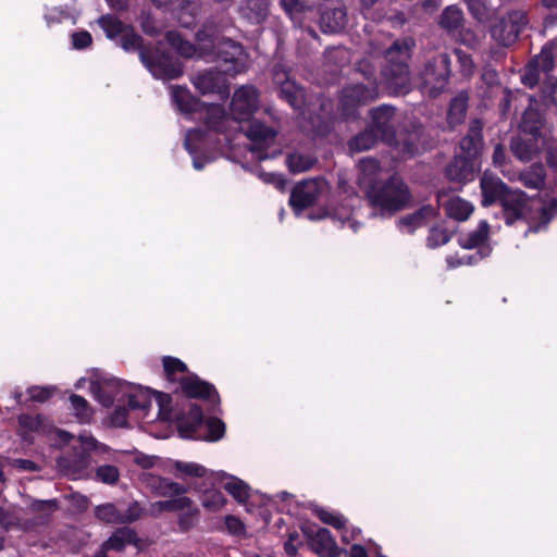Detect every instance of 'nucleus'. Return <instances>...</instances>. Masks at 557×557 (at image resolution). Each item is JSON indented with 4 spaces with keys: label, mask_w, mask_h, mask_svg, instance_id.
Segmentation results:
<instances>
[{
    "label": "nucleus",
    "mask_w": 557,
    "mask_h": 557,
    "mask_svg": "<svg viewBox=\"0 0 557 557\" xmlns=\"http://www.w3.org/2000/svg\"><path fill=\"white\" fill-rule=\"evenodd\" d=\"M414 47V39L405 37L396 39L385 50L381 78L388 95L405 96L411 91L409 61Z\"/></svg>",
    "instance_id": "1"
},
{
    "label": "nucleus",
    "mask_w": 557,
    "mask_h": 557,
    "mask_svg": "<svg viewBox=\"0 0 557 557\" xmlns=\"http://www.w3.org/2000/svg\"><path fill=\"white\" fill-rule=\"evenodd\" d=\"M483 206L487 207L496 200L502 202L505 221L508 225L525 216L528 199L522 190H510L506 184L492 173L485 172L481 178Z\"/></svg>",
    "instance_id": "2"
},
{
    "label": "nucleus",
    "mask_w": 557,
    "mask_h": 557,
    "mask_svg": "<svg viewBox=\"0 0 557 557\" xmlns=\"http://www.w3.org/2000/svg\"><path fill=\"white\" fill-rule=\"evenodd\" d=\"M174 420L180 436L184 440H202L218 442L225 434V423L216 418L205 419L201 406L191 404L187 411L174 412Z\"/></svg>",
    "instance_id": "3"
},
{
    "label": "nucleus",
    "mask_w": 557,
    "mask_h": 557,
    "mask_svg": "<svg viewBox=\"0 0 557 557\" xmlns=\"http://www.w3.org/2000/svg\"><path fill=\"white\" fill-rule=\"evenodd\" d=\"M366 196L373 208L388 213L405 209L411 199L407 184L398 175L372 182L366 189Z\"/></svg>",
    "instance_id": "4"
},
{
    "label": "nucleus",
    "mask_w": 557,
    "mask_h": 557,
    "mask_svg": "<svg viewBox=\"0 0 557 557\" xmlns=\"http://www.w3.org/2000/svg\"><path fill=\"white\" fill-rule=\"evenodd\" d=\"M481 124L474 121L470 126L468 135L460 141L462 156L455 157V182L473 178L478 166L476 156L481 148Z\"/></svg>",
    "instance_id": "5"
},
{
    "label": "nucleus",
    "mask_w": 557,
    "mask_h": 557,
    "mask_svg": "<svg viewBox=\"0 0 557 557\" xmlns=\"http://www.w3.org/2000/svg\"><path fill=\"white\" fill-rule=\"evenodd\" d=\"M450 75V58L446 52L434 54L426 59L420 73L423 88L429 96L436 98L448 84Z\"/></svg>",
    "instance_id": "6"
},
{
    "label": "nucleus",
    "mask_w": 557,
    "mask_h": 557,
    "mask_svg": "<svg viewBox=\"0 0 557 557\" xmlns=\"http://www.w3.org/2000/svg\"><path fill=\"white\" fill-rule=\"evenodd\" d=\"M206 59L220 62L224 66L225 73L235 76L246 71L248 54L242 44L222 37L214 46L212 57Z\"/></svg>",
    "instance_id": "7"
},
{
    "label": "nucleus",
    "mask_w": 557,
    "mask_h": 557,
    "mask_svg": "<svg viewBox=\"0 0 557 557\" xmlns=\"http://www.w3.org/2000/svg\"><path fill=\"white\" fill-rule=\"evenodd\" d=\"M140 61L157 79H177L184 73L183 64L169 52L152 49L141 51Z\"/></svg>",
    "instance_id": "8"
},
{
    "label": "nucleus",
    "mask_w": 557,
    "mask_h": 557,
    "mask_svg": "<svg viewBox=\"0 0 557 557\" xmlns=\"http://www.w3.org/2000/svg\"><path fill=\"white\" fill-rule=\"evenodd\" d=\"M437 207L424 205L412 213L404 215L398 221L399 227H407L408 233H413L418 227L423 226L431 218L437 214L442 207L447 218H453V195L451 188L448 187L437 193Z\"/></svg>",
    "instance_id": "9"
},
{
    "label": "nucleus",
    "mask_w": 557,
    "mask_h": 557,
    "mask_svg": "<svg viewBox=\"0 0 557 557\" xmlns=\"http://www.w3.org/2000/svg\"><path fill=\"white\" fill-rule=\"evenodd\" d=\"M369 84H352L345 87L339 96V107L343 114L350 116L360 106L374 101L379 96L376 79L371 81L367 76Z\"/></svg>",
    "instance_id": "10"
},
{
    "label": "nucleus",
    "mask_w": 557,
    "mask_h": 557,
    "mask_svg": "<svg viewBox=\"0 0 557 557\" xmlns=\"http://www.w3.org/2000/svg\"><path fill=\"white\" fill-rule=\"evenodd\" d=\"M488 225L482 221L478 228L471 232L467 237L458 239L462 255L457 253L456 264H473L488 255L490 249L482 246L487 237Z\"/></svg>",
    "instance_id": "11"
},
{
    "label": "nucleus",
    "mask_w": 557,
    "mask_h": 557,
    "mask_svg": "<svg viewBox=\"0 0 557 557\" xmlns=\"http://www.w3.org/2000/svg\"><path fill=\"white\" fill-rule=\"evenodd\" d=\"M318 11L319 26L323 34H338L345 29L348 15L343 0H324Z\"/></svg>",
    "instance_id": "12"
},
{
    "label": "nucleus",
    "mask_w": 557,
    "mask_h": 557,
    "mask_svg": "<svg viewBox=\"0 0 557 557\" xmlns=\"http://www.w3.org/2000/svg\"><path fill=\"white\" fill-rule=\"evenodd\" d=\"M259 97L258 89L251 85L237 88L230 104L231 117L238 123L252 117L259 110Z\"/></svg>",
    "instance_id": "13"
},
{
    "label": "nucleus",
    "mask_w": 557,
    "mask_h": 557,
    "mask_svg": "<svg viewBox=\"0 0 557 557\" xmlns=\"http://www.w3.org/2000/svg\"><path fill=\"white\" fill-rule=\"evenodd\" d=\"M302 534L311 552L319 557H339L344 549L338 547L331 531L326 528H301Z\"/></svg>",
    "instance_id": "14"
},
{
    "label": "nucleus",
    "mask_w": 557,
    "mask_h": 557,
    "mask_svg": "<svg viewBox=\"0 0 557 557\" xmlns=\"http://www.w3.org/2000/svg\"><path fill=\"white\" fill-rule=\"evenodd\" d=\"M178 383L186 398L209 401L213 408L220 406L221 399L215 386L201 380L197 374L189 373L183 376Z\"/></svg>",
    "instance_id": "15"
},
{
    "label": "nucleus",
    "mask_w": 557,
    "mask_h": 557,
    "mask_svg": "<svg viewBox=\"0 0 557 557\" xmlns=\"http://www.w3.org/2000/svg\"><path fill=\"white\" fill-rule=\"evenodd\" d=\"M395 111V108L388 104H382L370 110L371 123L368 126L386 145L396 140Z\"/></svg>",
    "instance_id": "16"
},
{
    "label": "nucleus",
    "mask_w": 557,
    "mask_h": 557,
    "mask_svg": "<svg viewBox=\"0 0 557 557\" xmlns=\"http://www.w3.org/2000/svg\"><path fill=\"white\" fill-rule=\"evenodd\" d=\"M273 79L277 85L278 98L286 101L295 111H302L306 106L305 89L288 78L284 71L275 70Z\"/></svg>",
    "instance_id": "17"
},
{
    "label": "nucleus",
    "mask_w": 557,
    "mask_h": 557,
    "mask_svg": "<svg viewBox=\"0 0 557 557\" xmlns=\"http://www.w3.org/2000/svg\"><path fill=\"white\" fill-rule=\"evenodd\" d=\"M227 26V20L223 14H214L206 18L202 23L201 27L195 34V40L201 45V47H207L210 51H208V57H212L213 48L221 40L220 36Z\"/></svg>",
    "instance_id": "18"
},
{
    "label": "nucleus",
    "mask_w": 557,
    "mask_h": 557,
    "mask_svg": "<svg viewBox=\"0 0 557 557\" xmlns=\"http://www.w3.org/2000/svg\"><path fill=\"white\" fill-rule=\"evenodd\" d=\"M321 193L318 180H306L294 186L289 196V206L296 213L311 207Z\"/></svg>",
    "instance_id": "19"
},
{
    "label": "nucleus",
    "mask_w": 557,
    "mask_h": 557,
    "mask_svg": "<svg viewBox=\"0 0 557 557\" xmlns=\"http://www.w3.org/2000/svg\"><path fill=\"white\" fill-rule=\"evenodd\" d=\"M193 84L201 95L216 94L223 98L230 92L227 79L221 72L214 70L198 73Z\"/></svg>",
    "instance_id": "20"
},
{
    "label": "nucleus",
    "mask_w": 557,
    "mask_h": 557,
    "mask_svg": "<svg viewBox=\"0 0 557 557\" xmlns=\"http://www.w3.org/2000/svg\"><path fill=\"white\" fill-rule=\"evenodd\" d=\"M423 134L421 124H412L410 128L396 132V140L388 145L399 151L403 158L410 159L419 153V145Z\"/></svg>",
    "instance_id": "21"
},
{
    "label": "nucleus",
    "mask_w": 557,
    "mask_h": 557,
    "mask_svg": "<svg viewBox=\"0 0 557 557\" xmlns=\"http://www.w3.org/2000/svg\"><path fill=\"white\" fill-rule=\"evenodd\" d=\"M239 124L240 132L253 143L251 151L261 149L264 145L273 141L277 135L273 127L267 126L263 122L253 119V116Z\"/></svg>",
    "instance_id": "22"
},
{
    "label": "nucleus",
    "mask_w": 557,
    "mask_h": 557,
    "mask_svg": "<svg viewBox=\"0 0 557 557\" xmlns=\"http://www.w3.org/2000/svg\"><path fill=\"white\" fill-rule=\"evenodd\" d=\"M553 67L554 54L552 49L543 48L541 53L527 67L525 73L522 75V83L533 87L542 79V74L546 76Z\"/></svg>",
    "instance_id": "23"
},
{
    "label": "nucleus",
    "mask_w": 557,
    "mask_h": 557,
    "mask_svg": "<svg viewBox=\"0 0 557 557\" xmlns=\"http://www.w3.org/2000/svg\"><path fill=\"white\" fill-rule=\"evenodd\" d=\"M524 24V16L521 13L510 14L493 28V37L503 46H510L517 40Z\"/></svg>",
    "instance_id": "24"
},
{
    "label": "nucleus",
    "mask_w": 557,
    "mask_h": 557,
    "mask_svg": "<svg viewBox=\"0 0 557 557\" xmlns=\"http://www.w3.org/2000/svg\"><path fill=\"white\" fill-rule=\"evenodd\" d=\"M126 382L112 377L92 386L96 399L106 408L113 406L114 401H124Z\"/></svg>",
    "instance_id": "25"
},
{
    "label": "nucleus",
    "mask_w": 557,
    "mask_h": 557,
    "mask_svg": "<svg viewBox=\"0 0 557 557\" xmlns=\"http://www.w3.org/2000/svg\"><path fill=\"white\" fill-rule=\"evenodd\" d=\"M104 549L110 552L122 553L127 545H133L137 548L141 547V540L138 537L137 532L129 527L117 528L109 537L103 542Z\"/></svg>",
    "instance_id": "26"
},
{
    "label": "nucleus",
    "mask_w": 557,
    "mask_h": 557,
    "mask_svg": "<svg viewBox=\"0 0 557 557\" xmlns=\"http://www.w3.org/2000/svg\"><path fill=\"white\" fill-rule=\"evenodd\" d=\"M166 40L169 44L176 50V52L186 59L197 58V59H206L208 58V51H210L206 47H201L197 41L193 44L186 40L178 32H168Z\"/></svg>",
    "instance_id": "27"
},
{
    "label": "nucleus",
    "mask_w": 557,
    "mask_h": 557,
    "mask_svg": "<svg viewBox=\"0 0 557 557\" xmlns=\"http://www.w3.org/2000/svg\"><path fill=\"white\" fill-rule=\"evenodd\" d=\"M153 389L143 386H133L126 382L125 393H123L124 401L132 410L147 411L151 407V395Z\"/></svg>",
    "instance_id": "28"
},
{
    "label": "nucleus",
    "mask_w": 557,
    "mask_h": 557,
    "mask_svg": "<svg viewBox=\"0 0 557 557\" xmlns=\"http://www.w3.org/2000/svg\"><path fill=\"white\" fill-rule=\"evenodd\" d=\"M206 138V132L201 128L189 129L186 134L184 146L189 154L193 157V165L196 170H202L209 162V159L199 156L200 150Z\"/></svg>",
    "instance_id": "29"
},
{
    "label": "nucleus",
    "mask_w": 557,
    "mask_h": 557,
    "mask_svg": "<svg viewBox=\"0 0 557 557\" xmlns=\"http://www.w3.org/2000/svg\"><path fill=\"white\" fill-rule=\"evenodd\" d=\"M98 26L103 30L106 37L116 41L131 24H125L116 15L107 13L97 18Z\"/></svg>",
    "instance_id": "30"
},
{
    "label": "nucleus",
    "mask_w": 557,
    "mask_h": 557,
    "mask_svg": "<svg viewBox=\"0 0 557 557\" xmlns=\"http://www.w3.org/2000/svg\"><path fill=\"white\" fill-rule=\"evenodd\" d=\"M172 99L177 109L183 113H194L198 111L200 100L191 95L187 87L173 86Z\"/></svg>",
    "instance_id": "31"
},
{
    "label": "nucleus",
    "mask_w": 557,
    "mask_h": 557,
    "mask_svg": "<svg viewBox=\"0 0 557 557\" xmlns=\"http://www.w3.org/2000/svg\"><path fill=\"white\" fill-rule=\"evenodd\" d=\"M152 492L159 497H173L185 495L188 492V487L176 483L168 478L156 476L150 483Z\"/></svg>",
    "instance_id": "32"
},
{
    "label": "nucleus",
    "mask_w": 557,
    "mask_h": 557,
    "mask_svg": "<svg viewBox=\"0 0 557 557\" xmlns=\"http://www.w3.org/2000/svg\"><path fill=\"white\" fill-rule=\"evenodd\" d=\"M379 140L380 137L367 126L348 141V147L352 152H362L373 148Z\"/></svg>",
    "instance_id": "33"
},
{
    "label": "nucleus",
    "mask_w": 557,
    "mask_h": 557,
    "mask_svg": "<svg viewBox=\"0 0 557 557\" xmlns=\"http://www.w3.org/2000/svg\"><path fill=\"white\" fill-rule=\"evenodd\" d=\"M545 168L541 163L531 165L528 170L523 171L519 175L521 183L533 189H541L545 184Z\"/></svg>",
    "instance_id": "34"
},
{
    "label": "nucleus",
    "mask_w": 557,
    "mask_h": 557,
    "mask_svg": "<svg viewBox=\"0 0 557 557\" xmlns=\"http://www.w3.org/2000/svg\"><path fill=\"white\" fill-rule=\"evenodd\" d=\"M117 40L119 46L126 52L137 51L140 55L141 51L150 50V48L145 47L144 38L135 32L133 25H129Z\"/></svg>",
    "instance_id": "35"
},
{
    "label": "nucleus",
    "mask_w": 557,
    "mask_h": 557,
    "mask_svg": "<svg viewBox=\"0 0 557 557\" xmlns=\"http://www.w3.org/2000/svg\"><path fill=\"white\" fill-rule=\"evenodd\" d=\"M533 102H535V100L530 98V106L522 116L521 128L524 133L536 136L543 125V116L533 108Z\"/></svg>",
    "instance_id": "36"
},
{
    "label": "nucleus",
    "mask_w": 557,
    "mask_h": 557,
    "mask_svg": "<svg viewBox=\"0 0 557 557\" xmlns=\"http://www.w3.org/2000/svg\"><path fill=\"white\" fill-rule=\"evenodd\" d=\"M59 503L57 499L40 500L35 499L29 505V510L37 513V524H47L51 520L52 513L58 510Z\"/></svg>",
    "instance_id": "37"
},
{
    "label": "nucleus",
    "mask_w": 557,
    "mask_h": 557,
    "mask_svg": "<svg viewBox=\"0 0 557 557\" xmlns=\"http://www.w3.org/2000/svg\"><path fill=\"white\" fill-rule=\"evenodd\" d=\"M242 11L250 22L258 24L268 16V3L265 0H245Z\"/></svg>",
    "instance_id": "38"
},
{
    "label": "nucleus",
    "mask_w": 557,
    "mask_h": 557,
    "mask_svg": "<svg viewBox=\"0 0 557 557\" xmlns=\"http://www.w3.org/2000/svg\"><path fill=\"white\" fill-rule=\"evenodd\" d=\"M317 159L299 152L289 153L286 157V165L290 173L298 174L309 171L315 164Z\"/></svg>",
    "instance_id": "39"
},
{
    "label": "nucleus",
    "mask_w": 557,
    "mask_h": 557,
    "mask_svg": "<svg viewBox=\"0 0 557 557\" xmlns=\"http://www.w3.org/2000/svg\"><path fill=\"white\" fill-rule=\"evenodd\" d=\"M511 150L521 161H530L537 153L539 147L533 138H516L511 141Z\"/></svg>",
    "instance_id": "40"
},
{
    "label": "nucleus",
    "mask_w": 557,
    "mask_h": 557,
    "mask_svg": "<svg viewBox=\"0 0 557 557\" xmlns=\"http://www.w3.org/2000/svg\"><path fill=\"white\" fill-rule=\"evenodd\" d=\"M71 410L81 423H89L94 411L89 403L81 395L72 394L70 396Z\"/></svg>",
    "instance_id": "41"
},
{
    "label": "nucleus",
    "mask_w": 557,
    "mask_h": 557,
    "mask_svg": "<svg viewBox=\"0 0 557 557\" xmlns=\"http://www.w3.org/2000/svg\"><path fill=\"white\" fill-rule=\"evenodd\" d=\"M203 485H207L206 482ZM197 490L203 492L202 506L209 511H218L226 504L225 496L219 490L209 488L208 486L203 488L199 486Z\"/></svg>",
    "instance_id": "42"
},
{
    "label": "nucleus",
    "mask_w": 557,
    "mask_h": 557,
    "mask_svg": "<svg viewBox=\"0 0 557 557\" xmlns=\"http://www.w3.org/2000/svg\"><path fill=\"white\" fill-rule=\"evenodd\" d=\"M313 513L322 523L331 525L336 530H344L346 528L347 519L336 511L317 507L313 509Z\"/></svg>",
    "instance_id": "43"
},
{
    "label": "nucleus",
    "mask_w": 557,
    "mask_h": 557,
    "mask_svg": "<svg viewBox=\"0 0 557 557\" xmlns=\"http://www.w3.org/2000/svg\"><path fill=\"white\" fill-rule=\"evenodd\" d=\"M224 490L239 504H246L250 497L249 485L235 476L224 484Z\"/></svg>",
    "instance_id": "44"
},
{
    "label": "nucleus",
    "mask_w": 557,
    "mask_h": 557,
    "mask_svg": "<svg viewBox=\"0 0 557 557\" xmlns=\"http://www.w3.org/2000/svg\"><path fill=\"white\" fill-rule=\"evenodd\" d=\"M200 520V509L194 504L183 510L177 517V527L181 533H187L194 529Z\"/></svg>",
    "instance_id": "45"
},
{
    "label": "nucleus",
    "mask_w": 557,
    "mask_h": 557,
    "mask_svg": "<svg viewBox=\"0 0 557 557\" xmlns=\"http://www.w3.org/2000/svg\"><path fill=\"white\" fill-rule=\"evenodd\" d=\"M174 468L183 475L205 479V482L211 481V478L208 476V470L199 463L175 461ZM212 484V482L209 483V485Z\"/></svg>",
    "instance_id": "46"
},
{
    "label": "nucleus",
    "mask_w": 557,
    "mask_h": 557,
    "mask_svg": "<svg viewBox=\"0 0 557 557\" xmlns=\"http://www.w3.org/2000/svg\"><path fill=\"white\" fill-rule=\"evenodd\" d=\"M165 376L169 381H175L176 373H186L188 371L187 364L181 359L166 356L162 360Z\"/></svg>",
    "instance_id": "47"
},
{
    "label": "nucleus",
    "mask_w": 557,
    "mask_h": 557,
    "mask_svg": "<svg viewBox=\"0 0 557 557\" xmlns=\"http://www.w3.org/2000/svg\"><path fill=\"white\" fill-rule=\"evenodd\" d=\"M95 515L97 519L106 523L120 524V510L113 504L99 505Z\"/></svg>",
    "instance_id": "48"
},
{
    "label": "nucleus",
    "mask_w": 557,
    "mask_h": 557,
    "mask_svg": "<svg viewBox=\"0 0 557 557\" xmlns=\"http://www.w3.org/2000/svg\"><path fill=\"white\" fill-rule=\"evenodd\" d=\"M153 395L156 396V399L159 405V413L158 418L163 421H169L172 419L173 410L171 407L172 404V397L171 395L162 392H153Z\"/></svg>",
    "instance_id": "49"
},
{
    "label": "nucleus",
    "mask_w": 557,
    "mask_h": 557,
    "mask_svg": "<svg viewBox=\"0 0 557 557\" xmlns=\"http://www.w3.org/2000/svg\"><path fill=\"white\" fill-rule=\"evenodd\" d=\"M224 121V110L220 106H211L207 112L205 124L208 128L220 131Z\"/></svg>",
    "instance_id": "50"
},
{
    "label": "nucleus",
    "mask_w": 557,
    "mask_h": 557,
    "mask_svg": "<svg viewBox=\"0 0 557 557\" xmlns=\"http://www.w3.org/2000/svg\"><path fill=\"white\" fill-rule=\"evenodd\" d=\"M132 410L128 405H116L110 414V423L115 428L128 426V414Z\"/></svg>",
    "instance_id": "51"
},
{
    "label": "nucleus",
    "mask_w": 557,
    "mask_h": 557,
    "mask_svg": "<svg viewBox=\"0 0 557 557\" xmlns=\"http://www.w3.org/2000/svg\"><path fill=\"white\" fill-rule=\"evenodd\" d=\"M96 476L99 481L106 484H114L119 480L120 472L113 465H102L97 468Z\"/></svg>",
    "instance_id": "52"
},
{
    "label": "nucleus",
    "mask_w": 557,
    "mask_h": 557,
    "mask_svg": "<svg viewBox=\"0 0 557 557\" xmlns=\"http://www.w3.org/2000/svg\"><path fill=\"white\" fill-rule=\"evenodd\" d=\"M557 210V199H553L548 206H543L540 209V223L535 226H530V232H539L545 227L553 218L554 212Z\"/></svg>",
    "instance_id": "53"
},
{
    "label": "nucleus",
    "mask_w": 557,
    "mask_h": 557,
    "mask_svg": "<svg viewBox=\"0 0 557 557\" xmlns=\"http://www.w3.org/2000/svg\"><path fill=\"white\" fill-rule=\"evenodd\" d=\"M449 239L450 235L446 228L434 226L430 230V234L428 236V246L431 248H436L447 244Z\"/></svg>",
    "instance_id": "54"
},
{
    "label": "nucleus",
    "mask_w": 557,
    "mask_h": 557,
    "mask_svg": "<svg viewBox=\"0 0 557 557\" xmlns=\"http://www.w3.org/2000/svg\"><path fill=\"white\" fill-rule=\"evenodd\" d=\"M143 511L144 509L138 502L131 503L123 512L120 511V524L133 523L139 520Z\"/></svg>",
    "instance_id": "55"
},
{
    "label": "nucleus",
    "mask_w": 557,
    "mask_h": 557,
    "mask_svg": "<svg viewBox=\"0 0 557 557\" xmlns=\"http://www.w3.org/2000/svg\"><path fill=\"white\" fill-rule=\"evenodd\" d=\"M224 523L227 532L234 536H245L246 535V525L245 523L236 516L227 515L224 518Z\"/></svg>",
    "instance_id": "56"
},
{
    "label": "nucleus",
    "mask_w": 557,
    "mask_h": 557,
    "mask_svg": "<svg viewBox=\"0 0 557 557\" xmlns=\"http://www.w3.org/2000/svg\"><path fill=\"white\" fill-rule=\"evenodd\" d=\"M474 207L471 202L455 197V220L465 221L473 212Z\"/></svg>",
    "instance_id": "57"
},
{
    "label": "nucleus",
    "mask_w": 557,
    "mask_h": 557,
    "mask_svg": "<svg viewBox=\"0 0 557 557\" xmlns=\"http://www.w3.org/2000/svg\"><path fill=\"white\" fill-rule=\"evenodd\" d=\"M72 47L76 50H83L92 45L91 34L87 30L75 32L71 35Z\"/></svg>",
    "instance_id": "58"
},
{
    "label": "nucleus",
    "mask_w": 557,
    "mask_h": 557,
    "mask_svg": "<svg viewBox=\"0 0 557 557\" xmlns=\"http://www.w3.org/2000/svg\"><path fill=\"white\" fill-rule=\"evenodd\" d=\"M29 400L34 403H45L53 395V389L49 387L32 386L27 388Z\"/></svg>",
    "instance_id": "59"
},
{
    "label": "nucleus",
    "mask_w": 557,
    "mask_h": 557,
    "mask_svg": "<svg viewBox=\"0 0 557 557\" xmlns=\"http://www.w3.org/2000/svg\"><path fill=\"white\" fill-rule=\"evenodd\" d=\"M313 0H281V4L288 13L305 12L312 7Z\"/></svg>",
    "instance_id": "60"
},
{
    "label": "nucleus",
    "mask_w": 557,
    "mask_h": 557,
    "mask_svg": "<svg viewBox=\"0 0 557 557\" xmlns=\"http://www.w3.org/2000/svg\"><path fill=\"white\" fill-rule=\"evenodd\" d=\"M455 55L458 59L461 75L466 78L470 77L474 72V64L472 60L466 53L457 49H455Z\"/></svg>",
    "instance_id": "61"
},
{
    "label": "nucleus",
    "mask_w": 557,
    "mask_h": 557,
    "mask_svg": "<svg viewBox=\"0 0 557 557\" xmlns=\"http://www.w3.org/2000/svg\"><path fill=\"white\" fill-rule=\"evenodd\" d=\"M166 503H168V512H177V511L182 512L183 510H185L186 508H189L194 504V502L189 497L184 496V495H181L175 498L166 499Z\"/></svg>",
    "instance_id": "62"
},
{
    "label": "nucleus",
    "mask_w": 557,
    "mask_h": 557,
    "mask_svg": "<svg viewBox=\"0 0 557 557\" xmlns=\"http://www.w3.org/2000/svg\"><path fill=\"white\" fill-rule=\"evenodd\" d=\"M17 421L18 425L27 431H38L41 425V420L39 416L22 413L18 416Z\"/></svg>",
    "instance_id": "63"
},
{
    "label": "nucleus",
    "mask_w": 557,
    "mask_h": 557,
    "mask_svg": "<svg viewBox=\"0 0 557 557\" xmlns=\"http://www.w3.org/2000/svg\"><path fill=\"white\" fill-rule=\"evenodd\" d=\"M299 534L296 531L288 533V539L284 543V550L287 556L296 557L298 555V547L302 545L301 542H298Z\"/></svg>",
    "instance_id": "64"
}]
</instances>
